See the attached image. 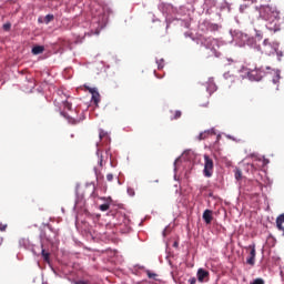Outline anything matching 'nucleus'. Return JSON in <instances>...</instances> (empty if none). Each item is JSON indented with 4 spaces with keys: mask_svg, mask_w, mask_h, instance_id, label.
Returning a JSON list of instances; mask_svg holds the SVG:
<instances>
[{
    "mask_svg": "<svg viewBox=\"0 0 284 284\" xmlns=\"http://www.w3.org/2000/svg\"><path fill=\"white\" fill-rule=\"evenodd\" d=\"M205 278H210V272H207L203 268H199L197 270V281L200 283H203L205 281Z\"/></svg>",
    "mask_w": 284,
    "mask_h": 284,
    "instance_id": "7",
    "label": "nucleus"
},
{
    "mask_svg": "<svg viewBox=\"0 0 284 284\" xmlns=\"http://www.w3.org/2000/svg\"><path fill=\"white\" fill-rule=\"evenodd\" d=\"M63 106L67 109V110H72V103H70L68 100H65L63 102Z\"/></svg>",
    "mask_w": 284,
    "mask_h": 284,
    "instance_id": "18",
    "label": "nucleus"
},
{
    "mask_svg": "<svg viewBox=\"0 0 284 284\" xmlns=\"http://www.w3.org/2000/svg\"><path fill=\"white\" fill-rule=\"evenodd\" d=\"M6 225H3V224H0V232H6Z\"/></svg>",
    "mask_w": 284,
    "mask_h": 284,
    "instance_id": "31",
    "label": "nucleus"
},
{
    "mask_svg": "<svg viewBox=\"0 0 284 284\" xmlns=\"http://www.w3.org/2000/svg\"><path fill=\"white\" fill-rule=\"evenodd\" d=\"M250 81H261V79H263L262 72L258 69H250L246 72Z\"/></svg>",
    "mask_w": 284,
    "mask_h": 284,
    "instance_id": "5",
    "label": "nucleus"
},
{
    "mask_svg": "<svg viewBox=\"0 0 284 284\" xmlns=\"http://www.w3.org/2000/svg\"><path fill=\"white\" fill-rule=\"evenodd\" d=\"M244 1H250V0H244Z\"/></svg>",
    "mask_w": 284,
    "mask_h": 284,
    "instance_id": "36",
    "label": "nucleus"
},
{
    "mask_svg": "<svg viewBox=\"0 0 284 284\" xmlns=\"http://www.w3.org/2000/svg\"><path fill=\"white\" fill-rule=\"evenodd\" d=\"M189 283H190V284H196V277H191V278L189 280Z\"/></svg>",
    "mask_w": 284,
    "mask_h": 284,
    "instance_id": "28",
    "label": "nucleus"
},
{
    "mask_svg": "<svg viewBox=\"0 0 284 284\" xmlns=\"http://www.w3.org/2000/svg\"><path fill=\"white\" fill-rule=\"evenodd\" d=\"M280 79L281 77L277 75L275 79H273V83H276Z\"/></svg>",
    "mask_w": 284,
    "mask_h": 284,
    "instance_id": "32",
    "label": "nucleus"
},
{
    "mask_svg": "<svg viewBox=\"0 0 284 284\" xmlns=\"http://www.w3.org/2000/svg\"><path fill=\"white\" fill-rule=\"evenodd\" d=\"M85 90H88V92H90V94H92V101L94 103V105H99L100 101H101V94H99V91L97 90V88H90L88 85H84Z\"/></svg>",
    "mask_w": 284,
    "mask_h": 284,
    "instance_id": "6",
    "label": "nucleus"
},
{
    "mask_svg": "<svg viewBox=\"0 0 284 284\" xmlns=\"http://www.w3.org/2000/svg\"><path fill=\"white\" fill-rule=\"evenodd\" d=\"M50 21H54V16L53 14H47L44 18L45 23H50Z\"/></svg>",
    "mask_w": 284,
    "mask_h": 284,
    "instance_id": "16",
    "label": "nucleus"
},
{
    "mask_svg": "<svg viewBox=\"0 0 284 284\" xmlns=\"http://www.w3.org/2000/svg\"><path fill=\"white\" fill-rule=\"evenodd\" d=\"M246 250H250V255L246 258V263L253 267V265L256 263V244L248 245Z\"/></svg>",
    "mask_w": 284,
    "mask_h": 284,
    "instance_id": "4",
    "label": "nucleus"
},
{
    "mask_svg": "<svg viewBox=\"0 0 284 284\" xmlns=\"http://www.w3.org/2000/svg\"><path fill=\"white\" fill-rule=\"evenodd\" d=\"M99 210H101V212H108L110 210V204H108V203L101 204L99 206Z\"/></svg>",
    "mask_w": 284,
    "mask_h": 284,
    "instance_id": "14",
    "label": "nucleus"
},
{
    "mask_svg": "<svg viewBox=\"0 0 284 284\" xmlns=\"http://www.w3.org/2000/svg\"><path fill=\"white\" fill-rule=\"evenodd\" d=\"M235 179L236 181H241V179H243V172L240 169L235 170Z\"/></svg>",
    "mask_w": 284,
    "mask_h": 284,
    "instance_id": "13",
    "label": "nucleus"
},
{
    "mask_svg": "<svg viewBox=\"0 0 284 284\" xmlns=\"http://www.w3.org/2000/svg\"><path fill=\"white\" fill-rule=\"evenodd\" d=\"M146 276L149 278H156V273H151L150 271H146Z\"/></svg>",
    "mask_w": 284,
    "mask_h": 284,
    "instance_id": "22",
    "label": "nucleus"
},
{
    "mask_svg": "<svg viewBox=\"0 0 284 284\" xmlns=\"http://www.w3.org/2000/svg\"><path fill=\"white\" fill-rule=\"evenodd\" d=\"M211 134H216L214 132V129H210V130H206V131L200 133L199 141H205V139H207V136H210Z\"/></svg>",
    "mask_w": 284,
    "mask_h": 284,
    "instance_id": "10",
    "label": "nucleus"
},
{
    "mask_svg": "<svg viewBox=\"0 0 284 284\" xmlns=\"http://www.w3.org/2000/svg\"><path fill=\"white\" fill-rule=\"evenodd\" d=\"M213 81H214L213 79L210 80L211 83H212Z\"/></svg>",
    "mask_w": 284,
    "mask_h": 284,
    "instance_id": "34",
    "label": "nucleus"
},
{
    "mask_svg": "<svg viewBox=\"0 0 284 284\" xmlns=\"http://www.w3.org/2000/svg\"><path fill=\"white\" fill-rule=\"evenodd\" d=\"M99 165H100V168H103L105 165V163L103 162V159L99 158Z\"/></svg>",
    "mask_w": 284,
    "mask_h": 284,
    "instance_id": "29",
    "label": "nucleus"
},
{
    "mask_svg": "<svg viewBox=\"0 0 284 284\" xmlns=\"http://www.w3.org/2000/svg\"><path fill=\"white\" fill-rule=\"evenodd\" d=\"M45 48L43 45H36L32 48V54H43Z\"/></svg>",
    "mask_w": 284,
    "mask_h": 284,
    "instance_id": "11",
    "label": "nucleus"
},
{
    "mask_svg": "<svg viewBox=\"0 0 284 284\" xmlns=\"http://www.w3.org/2000/svg\"><path fill=\"white\" fill-rule=\"evenodd\" d=\"M99 159H102V162L108 163V159H112V153L110 151L100 152L98 151Z\"/></svg>",
    "mask_w": 284,
    "mask_h": 284,
    "instance_id": "9",
    "label": "nucleus"
},
{
    "mask_svg": "<svg viewBox=\"0 0 284 284\" xmlns=\"http://www.w3.org/2000/svg\"><path fill=\"white\" fill-rule=\"evenodd\" d=\"M42 257L43 260L45 261V263H50V253L45 252L43 248H42Z\"/></svg>",
    "mask_w": 284,
    "mask_h": 284,
    "instance_id": "12",
    "label": "nucleus"
},
{
    "mask_svg": "<svg viewBox=\"0 0 284 284\" xmlns=\"http://www.w3.org/2000/svg\"><path fill=\"white\" fill-rule=\"evenodd\" d=\"M212 88H213V90H215V88H216V84H212Z\"/></svg>",
    "mask_w": 284,
    "mask_h": 284,
    "instance_id": "33",
    "label": "nucleus"
},
{
    "mask_svg": "<svg viewBox=\"0 0 284 284\" xmlns=\"http://www.w3.org/2000/svg\"><path fill=\"white\" fill-rule=\"evenodd\" d=\"M2 28H3L4 32H10V28H12V24L10 22H7L3 24Z\"/></svg>",
    "mask_w": 284,
    "mask_h": 284,
    "instance_id": "17",
    "label": "nucleus"
},
{
    "mask_svg": "<svg viewBox=\"0 0 284 284\" xmlns=\"http://www.w3.org/2000/svg\"><path fill=\"white\" fill-rule=\"evenodd\" d=\"M276 223H284V213L277 216Z\"/></svg>",
    "mask_w": 284,
    "mask_h": 284,
    "instance_id": "21",
    "label": "nucleus"
},
{
    "mask_svg": "<svg viewBox=\"0 0 284 284\" xmlns=\"http://www.w3.org/2000/svg\"><path fill=\"white\" fill-rule=\"evenodd\" d=\"M203 174L206 176V179H210V176L214 174V161L210 158V155H204Z\"/></svg>",
    "mask_w": 284,
    "mask_h": 284,
    "instance_id": "3",
    "label": "nucleus"
},
{
    "mask_svg": "<svg viewBox=\"0 0 284 284\" xmlns=\"http://www.w3.org/2000/svg\"><path fill=\"white\" fill-rule=\"evenodd\" d=\"M178 161H179V160H175V162H174V163L176 164V162H178Z\"/></svg>",
    "mask_w": 284,
    "mask_h": 284,
    "instance_id": "35",
    "label": "nucleus"
},
{
    "mask_svg": "<svg viewBox=\"0 0 284 284\" xmlns=\"http://www.w3.org/2000/svg\"><path fill=\"white\" fill-rule=\"evenodd\" d=\"M89 187H92V193H93V192H94V190H95L94 185L89 184V185H87V186H85V190H88Z\"/></svg>",
    "mask_w": 284,
    "mask_h": 284,
    "instance_id": "30",
    "label": "nucleus"
},
{
    "mask_svg": "<svg viewBox=\"0 0 284 284\" xmlns=\"http://www.w3.org/2000/svg\"><path fill=\"white\" fill-rule=\"evenodd\" d=\"M74 284H92L90 281H77Z\"/></svg>",
    "mask_w": 284,
    "mask_h": 284,
    "instance_id": "27",
    "label": "nucleus"
},
{
    "mask_svg": "<svg viewBox=\"0 0 284 284\" xmlns=\"http://www.w3.org/2000/svg\"><path fill=\"white\" fill-rule=\"evenodd\" d=\"M94 172H95L97 179H103V175L101 174V171H99L98 169H94Z\"/></svg>",
    "mask_w": 284,
    "mask_h": 284,
    "instance_id": "23",
    "label": "nucleus"
},
{
    "mask_svg": "<svg viewBox=\"0 0 284 284\" xmlns=\"http://www.w3.org/2000/svg\"><path fill=\"white\" fill-rule=\"evenodd\" d=\"M263 45H264V48H272V43H270V39H265L263 41Z\"/></svg>",
    "mask_w": 284,
    "mask_h": 284,
    "instance_id": "19",
    "label": "nucleus"
},
{
    "mask_svg": "<svg viewBox=\"0 0 284 284\" xmlns=\"http://www.w3.org/2000/svg\"><path fill=\"white\" fill-rule=\"evenodd\" d=\"M202 219H203V221L206 223V225H210V223H212V221H213V216H212V210H205L204 212H203V215H202Z\"/></svg>",
    "mask_w": 284,
    "mask_h": 284,
    "instance_id": "8",
    "label": "nucleus"
},
{
    "mask_svg": "<svg viewBox=\"0 0 284 284\" xmlns=\"http://www.w3.org/2000/svg\"><path fill=\"white\" fill-rule=\"evenodd\" d=\"M106 181L112 182L114 181V175L112 173L106 174Z\"/></svg>",
    "mask_w": 284,
    "mask_h": 284,
    "instance_id": "24",
    "label": "nucleus"
},
{
    "mask_svg": "<svg viewBox=\"0 0 284 284\" xmlns=\"http://www.w3.org/2000/svg\"><path fill=\"white\" fill-rule=\"evenodd\" d=\"M250 284H265V280L261 278V277H257L253 282H251Z\"/></svg>",
    "mask_w": 284,
    "mask_h": 284,
    "instance_id": "15",
    "label": "nucleus"
},
{
    "mask_svg": "<svg viewBox=\"0 0 284 284\" xmlns=\"http://www.w3.org/2000/svg\"><path fill=\"white\" fill-rule=\"evenodd\" d=\"M158 70H163V59L158 62Z\"/></svg>",
    "mask_w": 284,
    "mask_h": 284,
    "instance_id": "26",
    "label": "nucleus"
},
{
    "mask_svg": "<svg viewBox=\"0 0 284 284\" xmlns=\"http://www.w3.org/2000/svg\"><path fill=\"white\" fill-rule=\"evenodd\" d=\"M263 19L266 21L267 29L271 32H278L281 30V11L274 6H262L258 10H255L251 14L252 23H256V20Z\"/></svg>",
    "mask_w": 284,
    "mask_h": 284,
    "instance_id": "1",
    "label": "nucleus"
},
{
    "mask_svg": "<svg viewBox=\"0 0 284 284\" xmlns=\"http://www.w3.org/2000/svg\"><path fill=\"white\" fill-rule=\"evenodd\" d=\"M202 45L206 48V50H211L210 57H220L221 53L219 52V40L214 38H203L202 39Z\"/></svg>",
    "mask_w": 284,
    "mask_h": 284,
    "instance_id": "2",
    "label": "nucleus"
},
{
    "mask_svg": "<svg viewBox=\"0 0 284 284\" xmlns=\"http://www.w3.org/2000/svg\"><path fill=\"white\" fill-rule=\"evenodd\" d=\"M181 114H182L181 111H175V112H174V115H173V118H171V120L181 119Z\"/></svg>",
    "mask_w": 284,
    "mask_h": 284,
    "instance_id": "20",
    "label": "nucleus"
},
{
    "mask_svg": "<svg viewBox=\"0 0 284 284\" xmlns=\"http://www.w3.org/2000/svg\"><path fill=\"white\" fill-rule=\"evenodd\" d=\"M100 140H102L104 136H108V133L105 131L101 130L99 133Z\"/></svg>",
    "mask_w": 284,
    "mask_h": 284,
    "instance_id": "25",
    "label": "nucleus"
}]
</instances>
